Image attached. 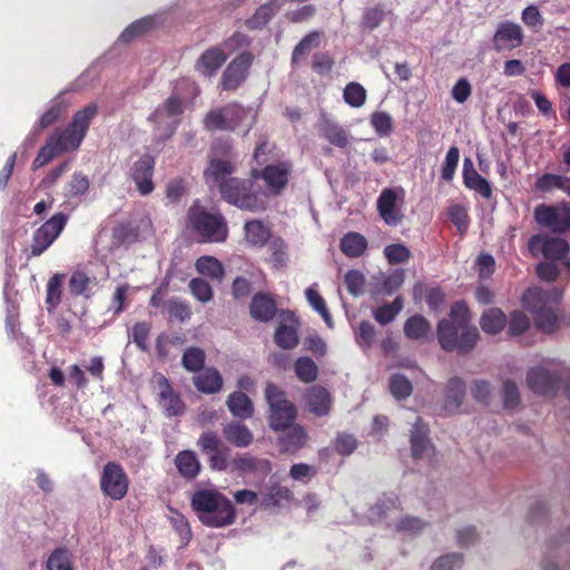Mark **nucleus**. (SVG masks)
I'll return each mask as SVG.
<instances>
[{
    "label": "nucleus",
    "mask_w": 570,
    "mask_h": 570,
    "mask_svg": "<svg viewBox=\"0 0 570 570\" xmlns=\"http://www.w3.org/2000/svg\"><path fill=\"white\" fill-rule=\"evenodd\" d=\"M97 115L98 106L96 104H89L77 110L66 128H56L48 137L33 159L32 168H41L59 155L78 150Z\"/></svg>",
    "instance_id": "1"
},
{
    "label": "nucleus",
    "mask_w": 570,
    "mask_h": 570,
    "mask_svg": "<svg viewBox=\"0 0 570 570\" xmlns=\"http://www.w3.org/2000/svg\"><path fill=\"white\" fill-rule=\"evenodd\" d=\"M233 169L230 159H216V185H219L223 198L243 209H263L265 202L262 195L253 190L250 181H240L235 178L218 179L220 174H230Z\"/></svg>",
    "instance_id": "2"
},
{
    "label": "nucleus",
    "mask_w": 570,
    "mask_h": 570,
    "mask_svg": "<svg viewBox=\"0 0 570 570\" xmlns=\"http://www.w3.org/2000/svg\"><path fill=\"white\" fill-rule=\"evenodd\" d=\"M562 293L558 288L543 291L539 287L529 288L522 296V305L533 314L534 323L543 333L550 334L559 328L560 321L551 308L558 303Z\"/></svg>",
    "instance_id": "3"
},
{
    "label": "nucleus",
    "mask_w": 570,
    "mask_h": 570,
    "mask_svg": "<svg viewBox=\"0 0 570 570\" xmlns=\"http://www.w3.org/2000/svg\"><path fill=\"white\" fill-rule=\"evenodd\" d=\"M265 397L269 406L268 422L272 430L278 432L295 423L297 416L295 405L285 397L284 392L275 384H267Z\"/></svg>",
    "instance_id": "4"
},
{
    "label": "nucleus",
    "mask_w": 570,
    "mask_h": 570,
    "mask_svg": "<svg viewBox=\"0 0 570 570\" xmlns=\"http://www.w3.org/2000/svg\"><path fill=\"white\" fill-rule=\"evenodd\" d=\"M68 222V216L57 213L33 232L28 257H38L43 254L59 237Z\"/></svg>",
    "instance_id": "5"
},
{
    "label": "nucleus",
    "mask_w": 570,
    "mask_h": 570,
    "mask_svg": "<svg viewBox=\"0 0 570 570\" xmlns=\"http://www.w3.org/2000/svg\"><path fill=\"white\" fill-rule=\"evenodd\" d=\"M405 202V191L403 188H384L377 198V210L381 218L390 226L401 224L403 206Z\"/></svg>",
    "instance_id": "6"
},
{
    "label": "nucleus",
    "mask_w": 570,
    "mask_h": 570,
    "mask_svg": "<svg viewBox=\"0 0 570 570\" xmlns=\"http://www.w3.org/2000/svg\"><path fill=\"white\" fill-rule=\"evenodd\" d=\"M129 480L122 466L116 462H108L102 470L100 488L106 497L121 500L128 492Z\"/></svg>",
    "instance_id": "7"
},
{
    "label": "nucleus",
    "mask_w": 570,
    "mask_h": 570,
    "mask_svg": "<svg viewBox=\"0 0 570 570\" xmlns=\"http://www.w3.org/2000/svg\"><path fill=\"white\" fill-rule=\"evenodd\" d=\"M535 222L553 232H564L570 229V206L561 204L549 206L541 204L534 209Z\"/></svg>",
    "instance_id": "8"
},
{
    "label": "nucleus",
    "mask_w": 570,
    "mask_h": 570,
    "mask_svg": "<svg viewBox=\"0 0 570 570\" xmlns=\"http://www.w3.org/2000/svg\"><path fill=\"white\" fill-rule=\"evenodd\" d=\"M450 316L460 326V336L456 350L459 352H466L471 350L479 340V331L475 326H471L470 312L465 303L456 302L451 308Z\"/></svg>",
    "instance_id": "9"
},
{
    "label": "nucleus",
    "mask_w": 570,
    "mask_h": 570,
    "mask_svg": "<svg viewBox=\"0 0 570 570\" xmlns=\"http://www.w3.org/2000/svg\"><path fill=\"white\" fill-rule=\"evenodd\" d=\"M155 164V158L149 154H145L134 161L129 169V178L136 184L137 190L141 196H147L155 189L153 181Z\"/></svg>",
    "instance_id": "10"
},
{
    "label": "nucleus",
    "mask_w": 570,
    "mask_h": 570,
    "mask_svg": "<svg viewBox=\"0 0 570 570\" xmlns=\"http://www.w3.org/2000/svg\"><path fill=\"white\" fill-rule=\"evenodd\" d=\"M228 466L243 474L253 472L266 474L271 471V464L266 460H258L248 454H243L228 462L226 454L216 448V470H223Z\"/></svg>",
    "instance_id": "11"
},
{
    "label": "nucleus",
    "mask_w": 570,
    "mask_h": 570,
    "mask_svg": "<svg viewBox=\"0 0 570 570\" xmlns=\"http://www.w3.org/2000/svg\"><path fill=\"white\" fill-rule=\"evenodd\" d=\"M529 250L538 257L542 255L547 259L557 261L562 258L568 249V243L559 237H548L546 235H535L529 240Z\"/></svg>",
    "instance_id": "12"
},
{
    "label": "nucleus",
    "mask_w": 570,
    "mask_h": 570,
    "mask_svg": "<svg viewBox=\"0 0 570 570\" xmlns=\"http://www.w3.org/2000/svg\"><path fill=\"white\" fill-rule=\"evenodd\" d=\"M563 374L556 367H535L532 368L527 376L529 387L538 394H548L552 392Z\"/></svg>",
    "instance_id": "13"
},
{
    "label": "nucleus",
    "mask_w": 570,
    "mask_h": 570,
    "mask_svg": "<svg viewBox=\"0 0 570 570\" xmlns=\"http://www.w3.org/2000/svg\"><path fill=\"white\" fill-rule=\"evenodd\" d=\"M159 393L158 404L168 417L180 416L185 413L186 405L183 402L179 393H177L169 381L161 375L158 381Z\"/></svg>",
    "instance_id": "14"
},
{
    "label": "nucleus",
    "mask_w": 570,
    "mask_h": 570,
    "mask_svg": "<svg viewBox=\"0 0 570 570\" xmlns=\"http://www.w3.org/2000/svg\"><path fill=\"white\" fill-rule=\"evenodd\" d=\"M252 60L253 58L248 52L238 55L224 71L222 87L226 90H234L239 87L246 79Z\"/></svg>",
    "instance_id": "15"
},
{
    "label": "nucleus",
    "mask_w": 570,
    "mask_h": 570,
    "mask_svg": "<svg viewBox=\"0 0 570 570\" xmlns=\"http://www.w3.org/2000/svg\"><path fill=\"white\" fill-rule=\"evenodd\" d=\"M188 222L191 228L203 237L204 240H212L214 236V214L208 213L195 200L188 210Z\"/></svg>",
    "instance_id": "16"
},
{
    "label": "nucleus",
    "mask_w": 570,
    "mask_h": 570,
    "mask_svg": "<svg viewBox=\"0 0 570 570\" xmlns=\"http://www.w3.org/2000/svg\"><path fill=\"white\" fill-rule=\"evenodd\" d=\"M307 410L316 416H326L330 414L333 400L330 392L320 385L308 389L304 395Z\"/></svg>",
    "instance_id": "17"
},
{
    "label": "nucleus",
    "mask_w": 570,
    "mask_h": 570,
    "mask_svg": "<svg viewBox=\"0 0 570 570\" xmlns=\"http://www.w3.org/2000/svg\"><path fill=\"white\" fill-rule=\"evenodd\" d=\"M190 505L202 523L214 525V490H196L191 494Z\"/></svg>",
    "instance_id": "18"
},
{
    "label": "nucleus",
    "mask_w": 570,
    "mask_h": 570,
    "mask_svg": "<svg viewBox=\"0 0 570 570\" xmlns=\"http://www.w3.org/2000/svg\"><path fill=\"white\" fill-rule=\"evenodd\" d=\"M523 40L522 29L518 23L505 21L499 24L494 35L497 50L514 49L521 46Z\"/></svg>",
    "instance_id": "19"
},
{
    "label": "nucleus",
    "mask_w": 570,
    "mask_h": 570,
    "mask_svg": "<svg viewBox=\"0 0 570 570\" xmlns=\"http://www.w3.org/2000/svg\"><path fill=\"white\" fill-rule=\"evenodd\" d=\"M248 118H252L250 111L238 105H228L216 112V129L234 130Z\"/></svg>",
    "instance_id": "20"
},
{
    "label": "nucleus",
    "mask_w": 570,
    "mask_h": 570,
    "mask_svg": "<svg viewBox=\"0 0 570 570\" xmlns=\"http://www.w3.org/2000/svg\"><path fill=\"white\" fill-rule=\"evenodd\" d=\"M282 431L284 433L279 436L278 443L284 452L295 453L304 448L308 441L307 432L301 424L292 423Z\"/></svg>",
    "instance_id": "21"
},
{
    "label": "nucleus",
    "mask_w": 570,
    "mask_h": 570,
    "mask_svg": "<svg viewBox=\"0 0 570 570\" xmlns=\"http://www.w3.org/2000/svg\"><path fill=\"white\" fill-rule=\"evenodd\" d=\"M410 441L414 459L423 460L432 455L433 446L426 436V428L421 423V419L419 417L411 430Z\"/></svg>",
    "instance_id": "22"
},
{
    "label": "nucleus",
    "mask_w": 570,
    "mask_h": 570,
    "mask_svg": "<svg viewBox=\"0 0 570 570\" xmlns=\"http://www.w3.org/2000/svg\"><path fill=\"white\" fill-rule=\"evenodd\" d=\"M175 466L181 478L187 481L195 480L202 470V464L194 451H179L174 459Z\"/></svg>",
    "instance_id": "23"
},
{
    "label": "nucleus",
    "mask_w": 570,
    "mask_h": 570,
    "mask_svg": "<svg viewBox=\"0 0 570 570\" xmlns=\"http://www.w3.org/2000/svg\"><path fill=\"white\" fill-rule=\"evenodd\" d=\"M298 325V321L293 315H288L275 332V343L284 350L296 347Z\"/></svg>",
    "instance_id": "24"
},
{
    "label": "nucleus",
    "mask_w": 570,
    "mask_h": 570,
    "mask_svg": "<svg viewBox=\"0 0 570 570\" xmlns=\"http://www.w3.org/2000/svg\"><path fill=\"white\" fill-rule=\"evenodd\" d=\"M463 181L469 189L475 190L482 197H491L492 189L489 181L475 170L470 158H465L463 161Z\"/></svg>",
    "instance_id": "25"
},
{
    "label": "nucleus",
    "mask_w": 570,
    "mask_h": 570,
    "mask_svg": "<svg viewBox=\"0 0 570 570\" xmlns=\"http://www.w3.org/2000/svg\"><path fill=\"white\" fill-rule=\"evenodd\" d=\"M224 438L237 448H247L252 444L254 435L250 430L240 422H232L223 428Z\"/></svg>",
    "instance_id": "26"
},
{
    "label": "nucleus",
    "mask_w": 570,
    "mask_h": 570,
    "mask_svg": "<svg viewBox=\"0 0 570 570\" xmlns=\"http://www.w3.org/2000/svg\"><path fill=\"white\" fill-rule=\"evenodd\" d=\"M442 320L438 325V338L443 350L454 351L458 347L460 326L453 318Z\"/></svg>",
    "instance_id": "27"
},
{
    "label": "nucleus",
    "mask_w": 570,
    "mask_h": 570,
    "mask_svg": "<svg viewBox=\"0 0 570 570\" xmlns=\"http://www.w3.org/2000/svg\"><path fill=\"white\" fill-rule=\"evenodd\" d=\"M288 171L289 166L285 163L269 165L263 170L262 177L272 191L278 193L287 184Z\"/></svg>",
    "instance_id": "28"
},
{
    "label": "nucleus",
    "mask_w": 570,
    "mask_h": 570,
    "mask_svg": "<svg viewBox=\"0 0 570 570\" xmlns=\"http://www.w3.org/2000/svg\"><path fill=\"white\" fill-rule=\"evenodd\" d=\"M507 325L505 314L497 307L485 309L480 318V327L488 335L499 334Z\"/></svg>",
    "instance_id": "29"
},
{
    "label": "nucleus",
    "mask_w": 570,
    "mask_h": 570,
    "mask_svg": "<svg viewBox=\"0 0 570 570\" xmlns=\"http://www.w3.org/2000/svg\"><path fill=\"white\" fill-rule=\"evenodd\" d=\"M276 306L274 301L266 294H256L250 303V315L261 322H268L275 315Z\"/></svg>",
    "instance_id": "30"
},
{
    "label": "nucleus",
    "mask_w": 570,
    "mask_h": 570,
    "mask_svg": "<svg viewBox=\"0 0 570 570\" xmlns=\"http://www.w3.org/2000/svg\"><path fill=\"white\" fill-rule=\"evenodd\" d=\"M286 0H271L262 4L254 16L246 21V24L252 29L264 27L275 13L285 4Z\"/></svg>",
    "instance_id": "31"
},
{
    "label": "nucleus",
    "mask_w": 570,
    "mask_h": 570,
    "mask_svg": "<svg viewBox=\"0 0 570 570\" xmlns=\"http://www.w3.org/2000/svg\"><path fill=\"white\" fill-rule=\"evenodd\" d=\"M65 274L52 275L46 285V305L48 312L55 311L62 301Z\"/></svg>",
    "instance_id": "32"
},
{
    "label": "nucleus",
    "mask_w": 570,
    "mask_h": 570,
    "mask_svg": "<svg viewBox=\"0 0 570 570\" xmlns=\"http://www.w3.org/2000/svg\"><path fill=\"white\" fill-rule=\"evenodd\" d=\"M397 514V500L393 495H387L380 500L368 511L371 522H381L384 519H394Z\"/></svg>",
    "instance_id": "33"
},
{
    "label": "nucleus",
    "mask_w": 570,
    "mask_h": 570,
    "mask_svg": "<svg viewBox=\"0 0 570 570\" xmlns=\"http://www.w3.org/2000/svg\"><path fill=\"white\" fill-rule=\"evenodd\" d=\"M156 27V20L151 16L144 17L130 23L120 35L121 42H131L134 39L146 35Z\"/></svg>",
    "instance_id": "34"
},
{
    "label": "nucleus",
    "mask_w": 570,
    "mask_h": 570,
    "mask_svg": "<svg viewBox=\"0 0 570 570\" xmlns=\"http://www.w3.org/2000/svg\"><path fill=\"white\" fill-rule=\"evenodd\" d=\"M227 406L232 414L239 419H249L253 415L254 407L249 397L240 392L229 395Z\"/></svg>",
    "instance_id": "35"
},
{
    "label": "nucleus",
    "mask_w": 570,
    "mask_h": 570,
    "mask_svg": "<svg viewBox=\"0 0 570 570\" xmlns=\"http://www.w3.org/2000/svg\"><path fill=\"white\" fill-rule=\"evenodd\" d=\"M367 247L366 238L355 232L347 233L341 239V249L342 252L350 257H358L361 256Z\"/></svg>",
    "instance_id": "36"
},
{
    "label": "nucleus",
    "mask_w": 570,
    "mask_h": 570,
    "mask_svg": "<svg viewBox=\"0 0 570 570\" xmlns=\"http://www.w3.org/2000/svg\"><path fill=\"white\" fill-rule=\"evenodd\" d=\"M271 232L261 220H252L245 225V239L252 246L262 247L269 239Z\"/></svg>",
    "instance_id": "37"
},
{
    "label": "nucleus",
    "mask_w": 570,
    "mask_h": 570,
    "mask_svg": "<svg viewBox=\"0 0 570 570\" xmlns=\"http://www.w3.org/2000/svg\"><path fill=\"white\" fill-rule=\"evenodd\" d=\"M464 393L465 386L463 381L459 377H452L446 385L445 409L450 412L459 409L464 397Z\"/></svg>",
    "instance_id": "38"
},
{
    "label": "nucleus",
    "mask_w": 570,
    "mask_h": 570,
    "mask_svg": "<svg viewBox=\"0 0 570 570\" xmlns=\"http://www.w3.org/2000/svg\"><path fill=\"white\" fill-rule=\"evenodd\" d=\"M293 499L291 490L279 484L271 485L263 494L262 504L266 508L282 507Z\"/></svg>",
    "instance_id": "39"
},
{
    "label": "nucleus",
    "mask_w": 570,
    "mask_h": 570,
    "mask_svg": "<svg viewBox=\"0 0 570 570\" xmlns=\"http://www.w3.org/2000/svg\"><path fill=\"white\" fill-rule=\"evenodd\" d=\"M168 321L185 323L191 317V308L187 302L179 298H170L164 303Z\"/></svg>",
    "instance_id": "40"
},
{
    "label": "nucleus",
    "mask_w": 570,
    "mask_h": 570,
    "mask_svg": "<svg viewBox=\"0 0 570 570\" xmlns=\"http://www.w3.org/2000/svg\"><path fill=\"white\" fill-rule=\"evenodd\" d=\"M206 362L205 352L196 346L185 350L181 356V365L188 372L198 373L204 370Z\"/></svg>",
    "instance_id": "41"
},
{
    "label": "nucleus",
    "mask_w": 570,
    "mask_h": 570,
    "mask_svg": "<svg viewBox=\"0 0 570 570\" xmlns=\"http://www.w3.org/2000/svg\"><path fill=\"white\" fill-rule=\"evenodd\" d=\"M323 137L331 144L344 148L348 142L347 132L340 125L325 120L321 126Z\"/></svg>",
    "instance_id": "42"
},
{
    "label": "nucleus",
    "mask_w": 570,
    "mask_h": 570,
    "mask_svg": "<svg viewBox=\"0 0 570 570\" xmlns=\"http://www.w3.org/2000/svg\"><path fill=\"white\" fill-rule=\"evenodd\" d=\"M91 278L82 271H75L68 282L69 292L73 296L91 297Z\"/></svg>",
    "instance_id": "43"
},
{
    "label": "nucleus",
    "mask_w": 570,
    "mask_h": 570,
    "mask_svg": "<svg viewBox=\"0 0 570 570\" xmlns=\"http://www.w3.org/2000/svg\"><path fill=\"white\" fill-rule=\"evenodd\" d=\"M184 112L183 99L177 95H171L166 99L163 107H158L155 112L149 116L150 121H157L161 115L167 117H178Z\"/></svg>",
    "instance_id": "44"
},
{
    "label": "nucleus",
    "mask_w": 570,
    "mask_h": 570,
    "mask_svg": "<svg viewBox=\"0 0 570 570\" xmlns=\"http://www.w3.org/2000/svg\"><path fill=\"white\" fill-rule=\"evenodd\" d=\"M430 330V323L421 315L410 317L404 324V334L412 340L424 337Z\"/></svg>",
    "instance_id": "45"
},
{
    "label": "nucleus",
    "mask_w": 570,
    "mask_h": 570,
    "mask_svg": "<svg viewBox=\"0 0 570 570\" xmlns=\"http://www.w3.org/2000/svg\"><path fill=\"white\" fill-rule=\"evenodd\" d=\"M321 45V33L317 31H313L305 36L294 48L293 55H292V62L298 63L302 57L307 55L309 51H312L315 48H318Z\"/></svg>",
    "instance_id": "46"
},
{
    "label": "nucleus",
    "mask_w": 570,
    "mask_h": 570,
    "mask_svg": "<svg viewBox=\"0 0 570 570\" xmlns=\"http://www.w3.org/2000/svg\"><path fill=\"white\" fill-rule=\"evenodd\" d=\"M343 99L348 106L360 108L366 101V90L358 82H348L343 90Z\"/></svg>",
    "instance_id": "47"
},
{
    "label": "nucleus",
    "mask_w": 570,
    "mask_h": 570,
    "mask_svg": "<svg viewBox=\"0 0 570 570\" xmlns=\"http://www.w3.org/2000/svg\"><path fill=\"white\" fill-rule=\"evenodd\" d=\"M305 296H306V299L308 302V304L317 312L321 314V316L323 317L324 322L326 323V325L328 327H333V320L327 311V307H326V304H325V301L323 299V297L318 294L317 289L315 286H311L308 288H306L305 291Z\"/></svg>",
    "instance_id": "48"
},
{
    "label": "nucleus",
    "mask_w": 570,
    "mask_h": 570,
    "mask_svg": "<svg viewBox=\"0 0 570 570\" xmlns=\"http://www.w3.org/2000/svg\"><path fill=\"white\" fill-rule=\"evenodd\" d=\"M48 570H73L71 554L65 548L55 549L47 560Z\"/></svg>",
    "instance_id": "49"
},
{
    "label": "nucleus",
    "mask_w": 570,
    "mask_h": 570,
    "mask_svg": "<svg viewBox=\"0 0 570 570\" xmlns=\"http://www.w3.org/2000/svg\"><path fill=\"white\" fill-rule=\"evenodd\" d=\"M234 508L229 500L216 492V527H223L234 521Z\"/></svg>",
    "instance_id": "50"
},
{
    "label": "nucleus",
    "mask_w": 570,
    "mask_h": 570,
    "mask_svg": "<svg viewBox=\"0 0 570 570\" xmlns=\"http://www.w3.org/2000/svg\"><path fill=\"white\" fill-rule=\"evenodd\" d=\"M150 331L151 324L149 322H137L129 332V338L140 351L146 352L148 350L147 341L150 335Z\"/></svg>",
    "instance_id": "51"
},
{
    "label": "nucleus",
    "mask_w": 570,
    "mask_h": 570,
    "mask_svg": "<svg viewBox=\"0 0 570 570\" xmlns=\"http://www.w3.org/2000/svg\"><path fill=\"white\" fill-rule=\"evenodd\" d=\"M295 372L301 381L309 383L316 380L318 368L312 358L299 357L295 363Z\"/></svg>",
    "instance_id": "52"
},
{
    "label": "nucleus",
    "mask_w": 570,
    "mask_h": 570,
    "mask_svg": "<svg viewBox=\"0 0 570 570\" xmlns=\"http://www.w3.org/2000/svg\"><path fill=\"white\" fill-rule=\"evenodd\" d=\"M403 302L401 297H396L391 304L383 305L375 309L374 318L382 325H385L394 320V317L402 311Z\"/></svg>",
    "instance_id": "53"
},
{
    "label": "nucleus",
    "mask_w": 570,
    "mask_h": 570,
    "mask_svg": "<svg viewBox=\"0 0 570 570\" xmlns=\"http://www.w3.org/2000/svg\"><path fill=\"white\" fill-rule=\"evenodd\" d=\"M397 532L404 535H415L423 531L426 523L419 518L405 515L395 522Z\"/></svg>",
    "instance_id": "54"
},
{
    "label": "nucleus",
    "mask_w": 570,
    "mask_h": 570,
    "mask_svg": "<svg viewBox=\"0 0 570 570\" xmlns=\"http://www.w3.org/2000/svg\"><path fill=\"white\" fill-rule=\"evenodd\" d=\"M247 43L248 39L245 35L240 32H235L227 41L224 42L220 49L216 48V68L218 67V65L226 60V53L224 52L225 50L234 51L237 48L247 46Z\"/></svg>",
    "instance_id": "55"
},
{
    "label": "nucleus",
    "mask_w": 570,
    "mask_h": 570,
    "mask_svg": "<svg viewBox=\"0 0 570 570\" xmlns=\"http://www.w3.org/2000/svg\"><path fill=\"white\" fill-rule=\"evenodd\" d=\"M412 390V384L405 376L395 374L391 377L390 391L395 399L402 400L410 396Z\"/></svg>",
    "instance_id": "56"
},
{
    "label": "nucleus",
    "mask_w": 570,
    "mask_h": 570,
    "mask_svg": "<svg viewBox=\"0 0 570 570\" xmlns=\"http://www.w3.org/2000/svg\"><path fill=\"white\" fill-rule=\"evenodd\" d=\"M384 255L390 264H401L409 261L411 252L403 244H392L384 248Z\"/></svg>",
    "instance_id": "57"
},
{
    "label": "nucleus",
    "mask_w": 570,
    "mask_h": 570,
    "mask_svg": "<svg viewBox=\"0 0 570 570\" xmlns=\"http://www.w3.org/2000/svg\"><path fill=\"white\" fill-rule=\"evenodd\" d=\"M459 158H460L459 148L454 147V146L451 147L446 153L444 164L442 167V171H441L442 179H444L445 181L452 180L455 169L458 167Z\"/></svg>",
    "instance_id": "58"
},
{
    "label": "nucleus",
    "mask_w": 570,
    "mask_h": 570,
    "mask_svg": "<svg viewBox=\"0 0 570 570\" xmlns=\"http://www.w3.org/2000/svg\"><path fill=\"white\" fill-rule=\"evenodd\" d=\"M193 383L198 392L205 394L214 393V367H208L204 373L196 374L193 377Z\"/></svg>",
    "instance_id": "59"
},
{
    "label": "nucleus",
    "mask_w": 570,
    "mask_h": 570,
    "mask_svg": "<svg viewBox=\"0 0 570 570\" xmlns=\"http://www.w3.org/2000/svg\"><path fill=\"white\" fill-rule=\"evenodd\" d=\"M535 188L543 193L550 191L554 188L567 190L566 179L558 175L547 174L537 180Z\"/></svg>",
    "instance_id": "60"
},
{
    "label": "nucleus",
    "mask_w": 570,
    "mask_h": 570,
    "mask_svg": "<svg viewBox=\"0 0 570 570\" xmlns=\"http://www.w3.org/2000/svg\"><path fill=\"white\" fill-rule=\"evenodd\" d=\"M189 289L194 297L203 303L210 301L213 296L212 286L203 278H193L189 282Z\"/></svg>",
    "instance_id": "61"
},
{
    "label": "nucleus",
    "mask_w": 570,
    "mask_h": 570,
    "mask_svg": "<svg viewBox=\"0 0 570 570\" xmlns=\"http://www.w3.org/2000/svg\"><path fill=\"white\" fill-rule=\"evenodd\" d=\"M460 553H448L438 558L431 566V570H456L462 566Z\"/></svg>",
    "instance_id": "62"
},
{
    "label": "nucleus",
    "mask_w": 570,
    "mask_h": 570,
    "mask_svg": "<svg viewBox=\"0 0 570 570\" xmlns=\"http://www.w3.org/2000/svg\"><path fill=\"white\" fill-rule=\"evenodd\" d=\"M371 125L380 136H386L392 130V118L387 112L376 111L371 116Z\"/></svg>",
    "instance_id": "63"
},
{
    "label": "nucleus",
    "mask_w": 570,
    "mask_h": 570,
    "mask_svg": "<svg viewBox=\"0 0 570 570\" xmlns=\"http://www.w3.org/2000/svg\"><path fill=\"white\" fill-rule=\"evenodd\" d=\"M171 524L175 531L178 533L180 538V542L183 544H187L191 538V531L188 523V520L180 513L176 512L170 518Z\"/></svg>",
    "instance_id": "64"
}]
</instances>
